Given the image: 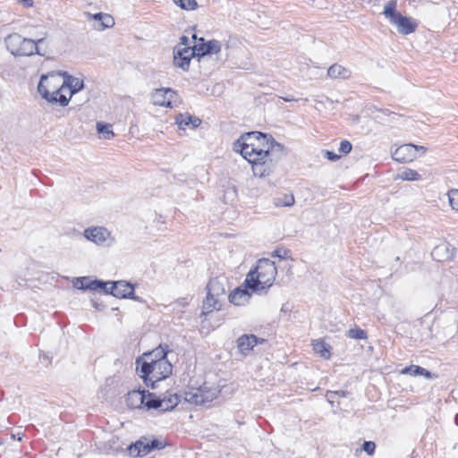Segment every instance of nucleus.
Masks as SVG:
<instances>
[{
	"mask_svg": "<svg viewBox=\"0 0 458 458\" xmlns=\"http://www.w3.org/2000/svg\"><path fill=\"white\" fill-rule=\"evenodd\" d=\"M233 150L241 153L252 166L255 176L269 175L284 155V146L259 131L247 132L233 143Z\"/></svg>",
	"mask_w": 458,
	"mask_h": 458,
	"instance_id": "1",
	"label": "nucleus"
},
{
	"mask_svg": "<svg viewBox=\"0 0 458 458\" xmlns=\"http://www.w3.org/2000/svg\"><path fill=\"white\" fill-rule=\"evenodd\" d=\"M179 401L176 394L166 393L163 396H156L154 394L140 390L129 392L126 397V403L131 409H156L160 411L173 410L178 405Z\"/></svg>",
	"mask_w": 458,
	"mask_h": 458,
	"instance_id": "2",
	"label": "nucleus"
},
{
	"mask_svg": "<svg viewBox=\"0 0 458 458\" xmlns=\"http://www.w3.org/2000/svg\"><path fill=\"white\" fill-rule=\"evenodd\" d=\"M277 268L274 261L260 259L254 270L248 273L245 284L255 293H266L274 284Z\"/></svg>",
	"mask_w": 458,
	"mask_h": 458,
	"instance_id": "3",
	"label": "nucleus"
},
{
	"mask_svg": "<svg viewBox=\"0 0 458 458\" xmlns=\"http://www.w3.org/2000/svg\"><path fill=\"white\" fill-rule=\"evenodd\" d=\"M137 371L147 386L155 387V383L169 377L173 372V365L168 359L141 361L137 360Z\"/></svg>",
	"mask_w": 458,
	"mask_h": 458,
	"instance_id": "4",
	"label": "nucleus"
},
{
	"mask_svg": "<svg viewBox=\"0 0 458 458\" xmlns=\"http://www.w3.org/2000/svg\"><path fill=\"white\" fill-rule=\"evenodd\" d=\"M65 72L52 71L40 77L38 91L48 103L59 105L58 98L65 92Z\"/></svg>",
	"mask_w": 458,
	"mask_h": 458,
	"instance_id": "5",
	"label": "nucleus"
},
{
	"mask_svg": "<svg viewBox=\"0 0 458 458\" xmlns=\"http://www.w3.org/2000/svg\"><path fill=\"white\" fill-rule=\"evenodd\" d=\"M43 40V38L33 40L22 38L18 33H13L7 37L5 42L8 49L14 55H31L35 53L40 55L38 45Z\"/></svg>",
	"mask_w": 458,
	"mask_h": 458,
	"instance_id": "6",
	"label": "nucleus"
},
{
	"mask_svg": "<svg viewBox=\"0 0 458 458\" xmlns=\"http://www.w3.org/2000/svg\"><path fill=\"white\" fill-rule=\"evenodd\" d=\"M396 2L389 1L384 7L383 14L394 25L396 26L397 30L403 35L412 33L417 28V22L410 18L402 15L396 12Z\"/></svg>",
	"mask_w": 458,
	"mask_h": 458,
	"instance_id": "7",
	"label": "nucleus"
},
{
	"mask_svg": "<svg viewBox=\"0 0 458 458\" xmlns=\"http://www.w3.org/2000/svg\"><path fill=\"white\" fill-rule=\"evenodd\" d=\"M218 391L216 388L202 386L199 388L192 389L185 394V400L195 405H203L212 402L216 398Z\"/></svg>",
	"mask_w": 458,
	"mask_h": 458,
	"instance_id": "8",
	"label": "nucleus"
},
{
	"mask_svg": "<svg viewBox=\"0 0 458 458\" xmlns=\"http://www.w3.org/2000/svg\"><path fill=\"white\" fill-rule=\"evenodd\" d=\"M84 237L101 246H111L114 242V238L111 233L103 226H92L84 230Z\"/></svg>",
	"mask_w": 458,
	"mask_h": 458,
	"instance_id": "9",
	"label": "nucleus"
},
{
	"mask_svg": "<svg viewBox=\"0 0 458 458\" xmlns=\"http://www.w3.org/2000/svg\"><path fill=\"white\" fill-rule=\"evenodd\" d=\"M64 81L65 92L58 98L60 106H68L72 97L84 87V81L81 77L72 76L65 72Z\"/></svg>",
	"mask_w": 458,
	"mask_h": 458,
	"instance_id": "10",
	"label": "nucleus"
},
{
	"mask_svg": "<svg viewBox=\"0 0 458 458\" xmlns=\"http://www.w3.org/2000/svg\"><path fill=\"white\" fill-rule=\"evenodd\" d=\"M420 151H421L420 155H423L426 152V148L423 146L403 144L392 152V157L397 162L408 163L414 160Z\"/></svg>",
	"mask_w": 458,
	"mask_h": 458,
	"instance_id": "11",
	"label": "nucleus"
},
{
	"mask_svg": "<svg viewBox=\"0 0 458 458\" xmlns=\"http://www.w3.org/2000/svg\"><path fill=\"white\" fill-rule=\"evenodd\" d=\"M107 294L110 293L116 298L134 299V287L126 281L109 282Z\"/></svg>",
	"mask_w": 458,
	"mask_h": 458,
	"instance_id": "12",
	"label": "nucleus"
},
{
	"mask_svg": "<svg viewBox=\"0 0 458 458\" xmlns=\"http://www.w3.org/2000/svg\"><path fill=\"white\" fill-rule=\"evenodd\" d=\"M175 96L176 93L172 89L160 88L152 92L151 101L155 106L172 107V101Z\"/></svg>",
	"mask_w": 458,
	"mask_h": 458,
	"instance_id": "13",
	"label": "nucleus"
},
{
	"mask_svg": "<svg viewBox=\"0 0 458 458\" xmlns=\"http://www.w3.org/2000/svg\"><path fill=\"white\" fill-rule=\"evenodd\" d=\"M454 247L450 243L442 242L433 249L431 255L434 259L441 262L451 259L454 255Z\"/></svg>",
	"mask_w": 458,
	"mask_h": 458,
	"instance_id": "14",
	"label": "nucleus"
},
{
	"mask_svg": "<svg viewBox=\"0 0 458 458\" xmlns=\"http://www.w3.org/2000/svg\"><path fill=\"white\" fill-rule=\"evenodd\" d=\"M199 41V44H196L197 55L199 56L217 54L221 50V44L217 40L213 39L205 43L204 39L200 38Z\"/></svg>",
	"mask_w": 458,
	"mask_h": 458,
	"instance_id": "15",
	"label": "nucleus"
},
{
	"mask_svg": "<svg viewBox=\"0 0 458 458\" xmlns=\"http://www.w3.org/2000/svg\"><path fill=\"white\" fill-rule=\"evenodd\" d=\"M262 342L263 339L259 340L254 335H243L238 338L237 347L242 354L246 355L253 349L254 346Z\"/></svg>",
	"mask_w": 458,
	"mask_h": 458,
	"instance_id": "16",
	"label": "nucleus"
},
{
	"mask_svg": "<svg viewBox=\"0 0 458 458\" xmlns=\"http://www.w3.org/2000/svg\"><path fill=\"white\" fill-rule=\"evenodd\" d=\"M222 308V302L219 297L207 293V297L203 301L202 313L208 314L214 310H220Z\"/></svg>",
	"mask_w": 458,
	"mask_h": 458,
	"instance_id": "17",
	"label": "nucleus"
},
{
	"mask_svg": "<svg viewBox=\"0 0 458 458\" xmlns=\"http://www.w3.org/2000/svg\"><path fill=\"white\" fill-rule=\"evenodd\" d=\"M250 293L244 289L237 288L229 294L230 302L234 305H244L250 301Z\"/></svg>",
	"mask_w": 458,
	"mask_h": 458,
	"instance_id": "18",
	"label": "nucleus"
},
{
	"mask_svg": "<svg viewBox=\"0 0 458 458\" xmlns=\"http://www.w3.org/2000/svg\"><path fill=\"white\" fill-rule=\"evenodd\" d=\"M175 122L180 129L191 125V128H197L201 123L200 119L191 116L189 114H179L175 116Z\"/></svg>",
	"mask_w": 458,
	"mask_h": 458,
	"instance_id": "19",
	"label": "nucleus"
},
{
	"mask_svg": "<svg viewBox=\"0 0 458 458\" xmlns=\"http://www.w3.org/2000/svg\"><path fill=\"white\" fill-rule=\"evenodd\" d=\"M313 351L320 357L328 360L331 356V346L322 339L312 341Z\"/></svg>",
	"mask_w": 458,
	"mask_h": 458,
	"instance_id": "20",
	"label": "nucleus"
},
{
	"mask_svg": "<svg viewBox=\"0 0 458 458\" xmlns=\"http://www.w3.org/2000/svg\"><path fill=\"white\" fill-rule=\"evenodd\" d=\"M207 290L209 294L219 298L225 293V284L218 278L210 279L207 285Z\"/></svg>",
	"mask_w": 458,
	"mask_h": 458,
	"instance_id": "21",
	"label": "nucleus"
},
{
	"mask_svg": "<svg viewBox=\"0 0 458 458\" xmlns=\"http://www.w3.org/2000/svg\"><path fill=\"white\" fill-rule=\"evenodd\" d=\"M150 446L148 439L140 440L135 445L130 446V454L135 456H144L150 452Z\"/></svg>",
	"mask_w": 458,
	"mask_h": 458,
	"instance_id": "22",
	"label": "nucleus"
},
{
	"mask_svg": "<svg viewBox=\"0 0 458 458\" xmlns=\"http://www.w3.org/2000/svg\"><path fill=\"white\" fill-rule=\"evenodd\" d=\"M167 346L164 347L160 345L157 349L153 350L152 352L148 353H144V356L142 359H140L141 361H150L151 360H161V359H167Z\"/></svg>",
	"mask_w": 458,
	"mask_h": 458,
	"instance_id": "23",
	"label": "nucleus"
},
{
	"mask_svg": "<svg viewBox=\"0 0 458 458\" xmlns=\"http://www.w3.org/2000/svg\"><path fill=\"white\" fill-rule=\"evenodd\" d=\"M327 74L331 78H348L350 71L340 64H333L327 70Z\"/></svg>",
	"mask_w": 458,
	"mask_h": 458,
	"instance_id": "24",
	"label": "nucleus"
},
{
	"mask_svg": "<svg viewBox=\"0 0 458 458\" xmlns=\"http://www.w3.org/2000/svg\"><path fill=\"white\" fill-rule=\"evenodd\" d=\"M174 52H176L177 54H181L182 56L187 57L189 61L191 62V58L194 55H197V47L196 44L193 47H182V46H176L174 47Z\"/></svg>",
	"mask_w": 458,
	"mask_h": 458,
	"instance_id": "25",
	"label": "nucleus"
},
{
	"mask_svg": "<svg viewBox=\"0 0 458 458\" xmlns=\"http://www.w3.org/2000/svg\"><path fill=\"white\" fill-rule=\"evenodd\" d=\"M398 177L403 181H420L421 179L420 174L410 168H405L398 174Z\"/></svg>",
	"mask_w": 458,
	"mask_h": 458,
	"instance_id": "26",
	"label": "nucleus"
},
{
	"mask_svg": "<svg viewBox=\"0 0 458 458\" xmlns=\"http://www.w3.org/2000/svg\"><path fill=\"white\" fill-rule=\"evenodd\" d=\"M402 373L403 374H411L413 376H425L426 377H430L431 374L426 369H423L420 366L413 365L411 367H406L403 369Z\"/></svg>",
	"mask_w": 458,
	"mask_h": 458,
	"instance_id": "27",
	"label": "nucleus"
},
{
	"mask_svg": "<svg viewBox=\"0 0 458 458\" xmlns=\"http://www.w3.org/2000/svg\"><path fill=\"white\" fill-rule=\"evenodd\" d=\"M274 203L276 207H292L294 204L293 194H284L275 199Z\"/></svg>",
	"mask_w": 458,
	"mask_h": 458,
	"instance_id": "28",
	"label": "nucleus"
},
{
	"mask_svg": "<svg viewBox=\"0 0 458 458\" xmlns=\"http://www.w3.org/2000/svg\"><path fill=\"white\" fill-rule=\"evenodd\" d=\"M93 18L97 21H101L100 28L102 30L106 28H111L114 23V19L110 15L106 13H96L93 15Z\"/></svg>",
	"mask_w": 458,
	"mask_h": 458,
	"instance_id": "29",
	"label": "nucleus"
},
{
	"mask_svg": "<svg viewBox=\"0 0 458 458\" xmlns=\"http://www.w3.org/2000/svg\"><path fill=\"white\" fill-rule=\"evenodd\" d=\"M97 131L99 134H102L104 139L106 140H110L114 136V133L112 131L111 124H104L102 123H98Z\"/></svg>",
	"mask_w": 458,
	"mask_h": 458,
	"instance_id": "30",
	"label": "nucleus"
},
{
	"mask_svg": "<svg viewBox=\"0 0 458 458\" xmlns=\"http://www.w3.org/2000/svg\"><path fill=\"white\" fill-rule=\"evenodd\" d=\"M174 53V64L176 67L182 68L183 71H187L190 65V61L187 57L182 56L181 54Z\"/></svg>",
	"mask_w": 458,
	"mask_h": 458,
	"instance_id": "31",
	"label": "nucleus"
},
{
	"mask_svg": "<svg viewBox=\"0 0 458 458\" xmlns=\"http://www.w3.org/2000/svg\"><path fill=\"white\" fill-rule=\"evenodd\" d=\"M109 284H110L109 282L104 283L99 280H94V281L89 280L88 284L85 286L88 287L89 290L103 289L105 293H107Z\"/></svg>",
	"mask_w": 458,
	"mask_h": 458,
	"instance_id": "32",
	"label": "nucleus"
},
{
	"mask_svg": "<svg viewBox=\"0 0 458 458\" xmlns=\"http://www.w3.org/2000/svg\"><path fill=\"white\" fill-rule=\"evenodd\" d=\"M174 3L183 10H195L198 6L196 0H173Z\"/></svg>",
	"mask_w": 458,
	"mask_h": 458,
	"instance_id": "33",
	"label": "nucleus"
},
{
	"mask_svg": "<svg viewBox=\"0 0 458 458\" xmlns=\"http://www.w3.org/2000/svg\"><path fill=\"white\" fill-rule=\"evenodd\" d=\"M448 200L451 208L458 211V189L450 190L447 192Z\"/></svg>",
	"mask_w": 458,
	"mask_h": 458,
	"instance_id": "34",
	"label": "nucleus"
},
{
	"mask_svg": "<svg viewBox=\"0 0 458 458\" xmlns=\"http://www.w3.org/2000/svg\"><path fill=\"white\" fill-rule=\"evenodd\" d=\"M347 335L352 339L362 340L367 338V333L364 330L358 327L349 329L347 332Z\"/></svg>",
	"mask_w": 458,
	"mask_h": 458,
	"instance_id": "35",
	"label": "nucleus"
},
{
	"mask_svg": "<svg viewBox=\"0 0 458 458\" xmlns=\"http://www.w3.org/2000/svg\"><path fill=\"white\" fill-rule=\"evenodd\" d=\"M352 144L349 140H342L338 148V151L340 154L346 155L351 152L352 150Z\"/></svg>",
	"mask_w": 458,
	"mask_h": 458,
	"instance_id": "36",
	"label": "nucleus"
},
{
	"mask_svg": "<svg viewBox=\"0 0 458 458\" xmlns=\"http://www.w3.org/2000/svg\"><path fill=\"white\" fill-rule=\"evenodd\" d=\"M375 448L376 445L372 441H365L362 445V449L369 455L374 454Z\"/></svg>",
	"mask_w": 458,
	"mask_h": 458,
	"instance_id": "37",
	"label": "nucleus"
},
{
	"mask_svg": "<svg viewBox=\"0 0 458 458\" xmlns=\"http://www.w3.org/2000/svg\"><path fill=\"white\" fill-rule=\"evenodd\" d=\"M89 278L88 277H81V278H76V282L74 284V285L78 288V289H82V290H87L88 287H86L85 285L88 284L89 283Z\"/></svg>",
	"mask_w": 458,
	"mask_h": 458,
	"instance_id": "38",
	"label": "nucleus"
},
{
	"mask_svg": "<svg viewBox=\"0 0 458 458\" xmlns=\"http://www.w3.org/2000/svg\"><path fill=\"white\" fill-rule=\"evenodd\" d=\"M150 450L154 449H162L165 446V444L157 439L148 440Z\"/></svg>",
	"mask_w": 458,
	"mask_h": 458,
	"instance_id": "39",
	"label": "nucleus"
},
{
	"mask_svg": "<svg viewBox=\"0 0 458 458\" xmlns=\"http://www.w3.org/2000/svg\"><path fill=\"white\" fill-rule=\"evenodd\" d=\"M324 157L331 161H336L340 158V156H338L335 152L329 151V150L324 151Z\"/></svg>",
	"mask_w": 458,
	"mask_h": 458,
	"instance_id": "40",
	"label": "nucleus"
},
{
	"mask_svg": "<svg viewBox=\"0 0 458 458\" xmlns=\"http://www.w3.org/2000/svg\"><path fill=\"white\" fill-rule=\"evenodd\" d=\"M271 255H272V257H278L280 259H285L287 256V250L278 249V250H274Z\"/></svg>",
	"mask_w": 458,
	"mask_h": 458,
	"instance_id": "41",
	"label": "nucleus"
},
{
	"mask_svg": "<svg viewBox=\"0 0 458 458\" xmlns=\"http://www.w3.org/2000/svg\"><path fill=\"white\" fill-rule=\"evenodd\" d=\"M177 46L190 47L189 46V38H188V37H186V36L181 37L180 43Z\"/></svg>",
	"mask_w": 458,
	"mask_h": 458,
	"instance_id": "42",
	"label": "nucleus"
},
{
	"mask_svg": "<svg viewBox=\"0 0 458 458\" xmlns=\"http://www.w3.org/2000/svg\"><path fill=\"white\" fill-rule=\"evenodd\" d=\"M20 3L23 4L26 7H31L33 5V0H18Z\"/></svg>",
	"mask_w": 458,
	"mask_h": 458,
	"instance_id": "43",
	"label": "nucleus"
},
{
	"mask_svg": "<svg viewBox=\"0 0 458 458\" xmlns=\"http://www.w3.org/2000/svg\"><path fill=\"white\" fill-rule=\"evenodd\" d=\"M285 102H292V101H297L296 98H290V97H282L281 98Z\"/></svg>",
	"mask_w": 458,
	"mask_h": 458,
	"instance_id": "44",
	"label": "nucleus"
},
{
	"mask_svg": "<svg viewBox=\"0 0 458 458\" xmlns=\"http://www.w3.org/2000/svg\"><path fill=\"white\" fill-rule=\"evenodd\" d=\"M332 394H337V395L343 396V397L346 396V392H344V391L333 392Z\"/></svg>",
	"mask_w": 458,
	"mask_h": 458,
	"instance_id": "45",
	"label": "nucleus"
},
{
	"mask_svg": "<svg viewBox=\"0 0 458 458\" xmlns=\"http://www.w3.org/2000/svg\"><path fill=\"white\" fill-rule=\"evenodd\" d=\"M23 436H24V434L21 433V432H18L17 435H13V437H17L18 440H21Z\"/></svg>",
	"mask_w": 458,
	"mask_h": 458,
	"instance_id": "46",
	"label": "nucleus"
},
{
	"mask_svg": "<svg viewBox=\"0 0 458 458\" xmlns=\"http://www.w3.org/2000/svg\"><path fill=\"white\" fill-rule=\"evenodd\" d=\"M259 26H264L265 24L264 23H259L257 22Z\"/></svg>",
	"mask_w": 458,
	"mask_h": 458,
	"instance_id": "47",
	"label": "nucleus"
},
{
	"mask_svg": "<svg viewBox=\"0 0 458 458\" xmlns=\"http://www.w3.org/2000/svg\"><path fill=\"white\" fill-rule=\"evenodd\" d=\"M192 38H193L194 39H196V38H197V37H196V35H195V34H193V35H192Z\"/></svg>",
	"mask_w": 458,
	"mask_h": 458,
	"instance_id": "48",
	"label": "nucleus"
}]
</instances>
